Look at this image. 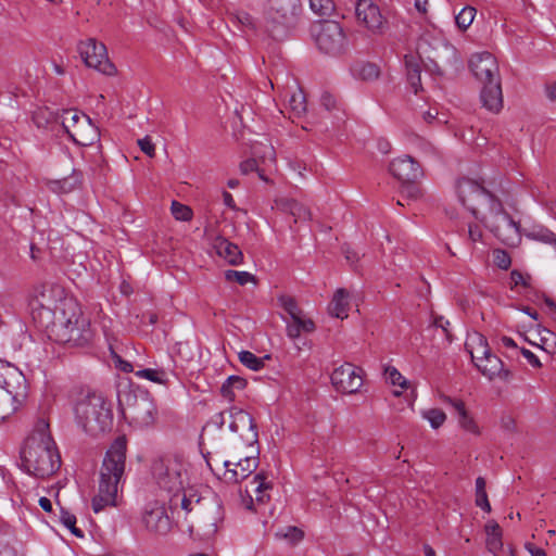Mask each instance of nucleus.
<instances>
[{"label": "nucleus", "instance_id": "nucleus-1", "mask_svg": "<svg viewBox=\"0 0 556 556\" xmlns=\"http://www.w3.org/2000/svg\"><path fill=\"white\" fill-rule=\"evenodd\" d=\"M51 293L55 298L53 306L49 301L40 302L33 308L34 320L59 343H87L90 339L89 325L81 318L77 302L73 298L63 296L60 288L52 289Z\"/></svg>", "mask_w": 556, "mask_h": 556}, {"label": "nucleus", "instance_id": "nucleus-2", "mask_svg": "<svg viewBox=\"0 0 556 556\" xmlns=\"http://www.w3.org/2000/svg\"><path fill=\"white\" fill-rule=\"evenodd\" d=\"M188 467L189 464L182 457H164L153 463L152 475L159 488L168 493L172 514L191 522L192 529L194 523L201 522L203 504L200 497L186 494Z\"/></svg>", "mask_w": 556, "mask_h": 556}, {"label": "nucleus", "instance_id": "nucleus-3", "mask_svg": "<svg viewBox=\"0 0 556 556\" xmlns=\"http://www.w3.org/2000/svg\"><path fill=\"white\" fill-rule=\"evenodd\" d=\"M22 468L36 478L53 476L61 467V455L49 431V424L39 419L21 448Z\"/></svg>", "mask_w": 556, "mask_h": 556}, {"label": "nucleus", "instance_id": "nucleus-4", "mask_svg": "<svg viewBox=\"0 0 556 556\" xmlns=\"http://www.w3.org/2000/svg\"><path fill=\"white\" fill-rule=\"evenodd\" d=\"M126 452L125 437L116 438L106 451L100 469L99 492L92 498L94 513L106 506H116L118 489L124 481Z\"/></svg>", "mask_w": 556, "mask_h": 556}, {"label": "nucleus", "instance_id": "nucleus-5", "mask_svg": "<svg viewBox=\"0 0 556 556\" xmlns=\"http://www.w3.org/2000/svg\"><path fill=\"white\" fill-rule=\"evenodd\" d=\"M74 414L77 425L90 435L106 432L113 424L111 403L97 392L79 397L74 406Z\"/></svg>", "mask_w": 556, "mask_h": 556}, {"label": "nucleus", "instance_id": "nucleus-6", "mask_svg": "<svg viewBox=\"0 0 556 556\" xmlns=\"http://www.w3.org/2000/svg\"><path fill=\"white\" fill-rule=\"evenodd\" d=\"M300 11L299 0H267L264 11L267 33L274 39H281L295 26Z\"/></svg>", "mask_w": 556, "mask_h": 556}, {"label": "nucleus", "instance_id": "nucleus-7", "mask_svg": "<svg viewBox=\"0 0 556 556\" xmlns=\"http://www.w3.org/2000/svg\"><path fill=\"white\" fill-rule=\"evenodd\" d=\"M489 230L504 244L516 247L521 241L519 225L489 192Z\"/></svg>", "mask_w": 556, "mask_h": 556}, {"label": "nucleus", "instance_id": "nucleus-8", "mask_svg": "<svg viewBox=\"0 0 556 556\" xmlns=\"http://www.w3.org/2000/svg\"><path fill=\"white\" fill-rule=\"evenodd\" d=\"M312 36L318 50L327 55L338 56L348 49L345 33L336 21L315 23L311 28Z\"/></svg>", "mask_w": 556, "mask_h": 556}, {"label": "nucleus", "instance_id": "nucleus-9", "mask_svg": "<svg viewBox=\"0 0 556 556\" xmlns=\"http://www.w3.org/2000/svg\"><path fill=\"white\" fill-rule=\"evenodd\" d=\"M70 111H50L49 109H39L33 115V121L37 127H47L49 124H60L68 137L77 144L87 147L91 146L96 140L99 139V131L97 127H92L87 124L88 129L91 130V136L86 137L80 131H71V125L68 124Z\"/></svg>", "mask_w": 556, "mask_h": 556}, {"label": "nucleus", "instance_id": "nucleus-10", "mask_svg": "<svg viewBox=\"0 0 556 556\" xmlns=\"http://www.w3.org/2000/svg\"><path fill=\"white\" fill-rule=\"evenodd\" d=\"M330 379L338 392L355 394L364 383V370L351 363H344L332 371Z\"/></svg>", "mask_w": 556, "mask_h": 556}, {"label": "nucleus", "instance_id": "nucleus-11", "mask_svg": "<svg viewBox=\"0 0 556 556\" xmlns=\"http://www.w3.org/2000/svg\"><path fill=\"white\" fill-rule=\"evenodd\" d=\"M78 50L88 67H92L105 75H113L115 73V66L110 62L103 43L97 42L94 39H88L85 42H80Z\"/></svg>", "mask_w": 556, "mask_h": 556}, {"label": "nucleus", "instance_id": "nucleus-12", "mask_svg": "<svg viewBox=\"0 0 556 556\" xmlns=\"http://www.w3.org/2000/svg\"><path fill=\"white\" fill-rule=\"evenodd\" d=\"M484 181L463 177L456 184L460 203L478 219V207L483 204L486 194Z\"/></svg>", "mask_w": 556, "mask_h": 556}, {"label": "nucleus", "instance_id": "nucleus-13", "mask_svg": "<svg viewBox=\"0 0 556 556\" xmlns=\"http://www.w3.org/2000/svg\"><path fill=\"white\" fill-rule=\"evenodd\" d=\"M228 413L230 417V431L238 433L247 446L254 447V445H257L258 431L253 417L248 412L236 406L230 407Z\"/></svg>", "mask_w": 556, "mask_h": 556}, {"label": "nucleus", "instance_id": "nucleus-14", "mask_svg": "<svg viewBox=\"0 0 556 556\" xmlns=\"http://www.w3.org/2000/svg\"><path fill=\"white\" fill-rule=\"evenodd\" d=\"M389 170L397 180L403 184H408L406 190L409 198L415 199L418 197V189L412 185V182L422 176V170L420 165L413 157L404 155L393 160L390 164Z\"/></svg>", "mask_w": 556, "mask_h": 556}, {"label": "nucleus", "instance_id": "nucleus-15", "mask_svg": "<svg viewBox=\"0 0 556 556\" xmlns=\"http://www.w3.org/2000/svg\"><path fill=\"white\" fill-rule=\"evenodd\" d=\"M514 378L511 369L489 352V390L492 394L497 397L505 396Z\"/></svg>", "mask_w": 556, "mask_h": 556}, {"label": "nucleus", "instance_id": "nucleus-16", "mask_svg": "<svg viewBox=\"0 0 556 556\" xmlns=\"http://www.w3.org/2000/svg\"><path fill=\"white\" fill-rule=\"evenodd\" d=\"M253 454L245 456L244 458H240L238 462L233 463L230 460L224 462V473L223 479L227 483H239L242 480L247 479L251 473H253L260 464L258 460V447L254 445Z\"/></svg>", "mask_w": 556, "mask_h": 556}, {"label": "nucleus", "instance_id": "nucleus-17", "mask_svg": "<svg viewBox=\"0 0 556 556\" xmlns=\"http://www.w3.org/2000/svg\"><path fill=\"white\" fill-rule=\"evenodd\" d=\"M142 523L150 532L166 534L172 528V520L167 515L166 507L159 501H153L144 506Z\"/></svg>", "mask_w": 556, "mask_h": 556}, {"label": "nucleus", "instance_id": "nucleus-18", "mask_svg": "<svg viewBox=\"0 0 556 556\" xmlns=\"http://www.w3.org/2000/svg\"><path fill=\"white\" fill-rule=\"evenodd\" d=\"M358 23L363 24L372 34H382L386 21L379 7L372 0H358L355 7Z\"/></svg>", "mask_w": 556, "mask_h": 556}, {"label": "nucleus", "instance_id": "nucleus-19", "mask_svg": "<svg viewBox=\"0 0 556 556\" xmlns=\"http://www.w3.org/2000/svg\"><path fill=\"white\" fill-rule=\"evenodd\" d=\"M250 486L251 489L247 486L245 495L241 494V497L244 507L249 510H253L254 500L251 493L255 494V501L257 503L264 504L269 500V495L266 493V491L270 490L273 488V484L270 481L267 480V475L261 471L253 477V479L250 482Z\"/></svg>", "mask_w": 556, "mask_h": 556}, {"label": "nucleus", "instance_id": "nucleus-20", "mask_svg": "<svg viewBox=\"0 0 556 556\" xmlns=\"http://www.w3.org/2000/svg\"><path fill=\"white\" fill-rule=\"evenodd\" d=\"M465 348L477 369L482 375H486V340L484 337L478 332L469 334Z\"/></svg>", "mask_w": 556, "mask_h": 556}, {"label": "nucleus", "instance_id": "nucleus-21", "mask_svg": "<svg viewBox=\"0 0 556 556\" xmlns=\"http://www.w3.org/2000/svg\"><path fill=\"white\" fill-rule=\"evenodd\" d=\"M175 361L170 355H166L165 362L155 365L154 368H143L135 372L136 377L146 379L159 384H167L169 376L174 374Z\"/></svg>", "mask_w": 556, "mask_h": 556}, {"label": "nucleus", "instance_id": "nucleus-22", "mask_svg": "<svg viewBox=\"0 0 556 556\" xmlns=\"http://www.w3.org/2000/svg\"><path fill=\"white\" fill-rule=\"evenodd\" d=\"M130 409L132 418L141 426L152 425L155 420L156 407L148 393L137 396Z\"/></svg>", "mask_w": 556, "mask_h": 556}, {"label": "nucleus", "instance_id": "nucleus-23", "mask_svg": "<svg viewBox=\"0 0 556 556\" xmlns=\"http://www.w3.org/2000/svg\"><path fill=\"white\" fill-rule=\"evenodd\" d=\"M468 68L475 78L481 81L480 101L482 106H486V64L485 52L472 53L468 60Z\"/></svg>", "mask_w": 556, "mask_h": 556}, {"label": "nucleus", "instance_id": "nucleus-24", "mask_svg": "<svg viewBox=\"0 0 556 556\" xmlns=\"http://www.w3.org/2000/svg\"><path fill=\"white\" fill-rule=\"evenodd\" d=\"M12 380H24L22 372L10 364L0 362V387L11 396L13 401H18V397H23L24 394L14 390Z\"/></svg>", "mask_w": 556, "mask_h": 556}, {"label": "nucleus", "instance_id": "nucleus-25", "mask_svg": "<svg viewBox=\"0 0 556 556\" xmlns=\"http://www.w3.org/2000/svg\"><path fill=\"white\" fill-rule=\"evenodd\" d=\"M216 253L228 264L237 266L242 264L243 254L239 247L224 237H217L213 244Z\"/></svg>", "mask_w": 556, "mask_h": 556}, {"label": "nucleus", "instance_id": "nucleus-26", "mask_svg": "<svg viewBox=\"0 0 556 556\" xmlns=\"http://www.w3.org/2000/svg\"><path fill=\"white\" fill-rule=\"evenodd\" d=\"M504 108L502 83L498 75L489 68V112L498 114Z\"/></svg>", "mask_w": 556, "mask_h": 556}, {"label": "nucleus", "instance_id": "nucleus-27", "mask_svg": "<svg viewBox=\"0 0 556 556\" xmlns=\"http://www.w3.org/2000/svg\"><path fill=\"white\" fill-rule=\"evenodd\" d=\"M287 323V334L290 339H296L301 333H309L315 330V324L311 318L304 315L294 316Z\"/></svg>", "mask_w": 556, "mask_h": 556}, {"label": "nucleus", "instance_id": "nucleus-28", "mask_svg": "<svg viewBox=\"0 0 556 556\" xmlns=\"http://www.w3.org/2000/svg\"><path fill=\"white\" fill-rule=\"evenodd\" d=\"M349 293L345 289L341 288L336 291L329 304V312L337 318L348 317L349 309Z\"/></svg>", "mask_w": 556, "mask_h": 556}, {"label": "nucleus", "instance_id": "nucleus-29", "mask_svg": "<svg viewBox=\"0 0 556 556\" xmlns=\"http://www.w3.org/2000/svg\"><path fill=\"white\" fill-rule=\"evenodd\" d=\"M442 400L444 403L451 405L455 409V412L458 415L459 424L464 429H466L470 432L477 431V426L473 422V420L468 416V413L465 408V404L463 401L457 400V399H452L451 396H445V395L442 396Z\"/></svg>", "mask_w": 556, "mask_h": 556}, {"label": "nucleus", "instance_id": "nucleus-30", "mask_svg": "<svg viewBox=\"0 0 556 556\" xmlns=\"http://www.w3.org/2000/svg\"><path fill=\"white\" fill-rule=\"evenodd\" d=\"M405 66L407 72V80L414 92L417 93L421 89V70L419 63L414 55H405Z\"/></svg>", "mask_w": 556, "mask_h": 556}, {"label": "nucleus", "instance_id": "nucleus-31", "mask_svg": "<svg viewBox=\"0 0 556 556\" xmlns=\"http://www.w3.org/2000/svg\"><path fill=\"white\" fill-rule=\"evenodd\" d=\"M71 114H68V124L71 125V131H80L84 136H91V130L88 129L87 124H91V119L89 116L85 114H79L77 111L68 110Z\"/></svg>", "mask_w": 556, "mask_h": 556}, {"label": "nucleus", "instance_id": "nucleus-32", "mask_svg": "<svg viewBox=\"0 0 556 556\" xmlns=\"http://www.w3.org/2000/svg\"><path fill=\"white\" fill-rule=\"evenodd\" d=\"M245 386H247L245 379H243L239 376H229L226 379V381L223 383V386L220 388V393L225 399H227L229 401H233L235 400L233 390L235 389L242 390L245 388Z\"/></svg>", "mask_w": 556, "mask_h": 556}, {"label": "nucleus", "instance_id": "nucleus-33", "mask_svg": "<svg viewBox=\"0 0 556 556\" xmlns=\"http://www.w3.org/2000/svg\"><path fill=\"white\" fill-rule=\"evenodd\" d=\"M283 207L294 217L295 223L298 220H307L311 217L309 210L295 200H287Z\"/></svg>", "mask_w": 556, "mask_h": 556}, {"label": "nucleus", "instance_id": "nucleus-34", "mask_svg": "<svg viewBox=\"0 0 556 556\" xmlns=\"http://www.w3.org/2000/svg\"><path fill=\"white\" fill-rule=\"evenodd\" d=\"M289 108L295 117L306 112V98L302 89H298L290 96Z\"/></svg>", "mask_w": 556, "mask_h": 556}, {"label": "nucleus", "instance_id": "nucleus-35", "mask_svg": "<svg viewBox=\"0 0 556 556\" xmlns=\"http://www.w3.org/2000/svg\"><path fill=\"white\" fill-rule=\"evenodd\" d=\"M265 358H269V356L266 355L264 358L257 357L254 353L250 351H241L239 353V361L241 362V364H243L247 368L254 371H257L264 367Z\"/></svg>", "mask_w": 556, "mask_h": 556}, {"label": "nucleus", "instance_id": "nucleus-36", "mask_svg": "<svg viewBox=\"0 0 556 556\" xmlns=\"http://www.w3.org/2000/svg\"><path fill=\"white\" fill-rule=\"evenodd\" d=\"M477 10L473 7L467 5L463 8L458 14L455 15L456 26L460 30H466L473 22Z\"/></svg>", "mask_w": 556, "mask_h": 556}, {"label": "nucleus", "instance_id": "nucleus-37", "mask_svg": "<svg viewBox=\"0 0 556 556\" xmlns=\"http://www.w3.org/2000/svg\"><path fill=\"white\" fill-rule=\"evenodd\" d=\"M309 8L321 17H330L336 9L333 0H309Z\"/></svg>", "mask_w": 556, "mask_h": 556}, {"label": "nucleus", "instance_id": "nucleus-38", "mask_svg": "<svg viewBox=\"0 0 556 556\" xmlns=\"http://www.w3.org/2000/svg\"><path fill=\"white\" fill-rule=\"evenodd\" d=\"M303 531L296 527H285L276 532L278 539L285 540L289 544H296L303 539Z\"/></svg>", "mask_w": 556, "mask_h": 556}, {"label": "nucleus", "instance_id": "nucleus-39", "mask_svg": "<svg viewBox=\"0 0 556 556\" xmlns=\"http://www.w3.org/2000/svg\"><path fill=\"white\" fill-rule=\"evenodd\" d=\"M501 536L502 531L500 526L489 520V553L496 554L498 547H502Z\"/></svg>", "mask_w": 556, "mask_h": 556}, {"label": "nucleus", "instance_id": "nucleus-40", "mask_svg": "<svg viewBox=\"0 0 556 556\" xmlns=\"http://www.w3.org/2000/svg\"><path fill=\"white\" fill-rule=\"evenodd\" d=\"M60 521L61 523L67 528L75 536L83 538L84 532L76 527V516L72 513L65 510L64 508L60 509Z\"/></svg>", "mask_w": 556, "mask_h": 556}, {"label": "nucleus", "instance_id": "nucleus-41", "mask_svg": "<svg viewBox=\"0 0 556 556\" xmlns=\"http://www.w3.org/2000/svg\"><path fill=\"white\" fill-rule=\"evenodd\" d=\"M421 416L429 421L430 426L433 429L440 428L444 421L446 420V415L442 409L439 408H430L424 410Z\"/></svg>", "mask_w": 556, "mask_h": 556}, {"label": "nucleus", "instance_id": "nucleus-42", "mask_svg": "<svg viewBox=\"0 0 556 556\" xmlns=\"http://www.w3.org/2000/svg\"><path fill=\"white\" fill-rule=\"evenodd\" d=\"M492 260L494 266L502 270H508L511 265L510 254L503 249H494L492 251Z\"/></svg>", "mask_w": 556, "mask_h": 556}, {"label": "nucleus", "instance_id": "nucleus-43", "mask_svg": "<svg viewBox=\"0 0 556 556\" xmlns=\"http://www.w3.org/2000/svg\"><path fill=\"white\" fill-rule=\"evenodd\" d=\"M386 380L393 386H399L402 389H407L409 382L402 376V374L393 366H388L384 369Z\"/></svg>", "mask_w": 556, "mask_h": 556}, {"label": "nucleus", "instance_id": "nucleus-44", "mask_svg": "<svg viewBox=\"0 0 556 556\" xmlns=\"http://www.w3.org/2000/svg\"><path fill=\"white\" fill-rule=\"evenodd\" d=\"M170 211H172V214L175 217V219L181 220V222L190 220L193 215L192 210L189 206H187L178 201L172 202Z\"/></svg>", "mask_w": 556, "mask_h": 556}, {"label": "nucleus", "instance_id": "nucleus-45", "mask_svg": "<svg viewBox=\"0 0 556 556\" xmlns=\"http://www.w3.org/2000/svg\"><path fill=\"white\" fill-rule=\"evenodd\" d=\"M225 278L227 281H236L240 286L254 281V276L248 271H238L228 269L225 271Z\"/></svg>", "mask_w": 556, "mask_h": 556}, {"label": "nucleus", "instance_id": "nucleus-46", "mask_svg": "<svg viewBox=\"0 0 556 556\" xmlns=\"http://www.w3.org/2000/svg\"><path fill=\"white\" fill-rule=\"evenodd\" d=\"M476 504L482 510L486 511V490L483 477H478L476 480Z\"/></svg>", "mask_w": 556, "mask_h": 556}, {"label": "nucleus", "instance_id": "nucleus-47", "mask_svg": "<svg viewBox=\"0 0 556 556\" xmlns=\"http://www.w3.org/2000/svg\"><path fill=\"white\" fill-rule=\"evenodd\" d=\"M279 301L286 313H288V315L290 316V318L303 315L302 311L299 308L293 298L285 295L281 296Z\"/></svg>", "mask_w": 556, "mask_h": 556}, {"label": "nucleus", "instance_id": "nucleus-48", "mask_svg": "<svg viewBox=\"0 0 556 556\" xmlns=\"http://www.w3.org/2000/svg\"><path fill=\"white\" fill-rule=\"evenodd\" d=\"M240 172L243 175H248L252 172H257L258 177L265 181H267V178L264 176L263 172L260 170L257 166V162L255 159H248L240 163Z\"/></svg>", "mask_w": 556, "mask_h": 556}, {"label": "nucleus", "instance_id": "nucleus-49", "mask_svg": "<svg viewBox=\"0 0 556 556\" xmlns=\"http://www.w3.org/2000/svg\"><path fill=\"white\" fill-rule=\"evenodd\" d=\"M236 20L238 21V23L243 27V28H249V29H255V21L253 18V16L251 14H249L248 12H238L236 14Z\"/></svg>", "mask_w": 556, "mask_h": 556}, {"label": "nucleus", "instance_id": "nucleus-50", "mask_svg": "<svg viewBox=\"0 0 556 556\" xmlns=\"http://www.w3.org/2000/svg\"><path fill=\"white\" fill-rule=\"evenodd\" d=\"M138 146L140 147L141 151L143 153H146L148 156H150V157L154 156L155 146L149 136H146L144 138L139 139Z\"/></svg>", "mask_w": 556, "mask_h": 556}, {"label": "nucleus", "instance_id": "nucleus-51", "mask_svg": "<svg viewBox=\"0 0 556 556\" xmlns=\"http://www.w3.org/2000/svg\"><path fill=\"white\" fill-rule=\"evenodd\" d=\"M379 75V70L375 64H365L362 66L361 76L363 79L369 80L377 78Z\"/></svg>", "mask_w": 556, "mask_h": 556}, {"label": "nucleus", "instance_id": "nucleus-52", "mask_svg": "<svg viewBox=\"0 0 556 556\" xmlns=\"http://www.w3.org/2000/svg\"><path fill=\"white\" fill-rule=\"evenodd\" d=\"M468 231L472 242H481L483 244V227L481 225L470 224Z\"/></svg>", "mask_w": 556, "mask_h": 556}, {"label": "nucleus", "instance_id": "nucleus-53", "mask_svg": "<svg viewBox=\"0 0 556 556\" xmlns=\"http://www.w3.org/2000/svg\"><path fill=\"white\" fill-rule=\"evenodd\" d=\"M518 286H528L527 278L525 275L519 270H513L510 273V288H515Z\"/></svg>", "mask_w": 556, "mask_h": 556}, {"label": "nucleus", "instance_id": "nucleus-54", "mask_svg": "<svg viewBox=\"0 0 556 556\" xmlns=\"http://www.w3.org/2000/svg\"><path fill=\"white\" fill-rule=\"evenodd\" d=\"M433 325L438 328H441L444 331L446 339L452 341V334L448 330L450 321L447 319H445L443 316H435Z\"/></svg>", "mask_w": 556, "mask_h": 556}, {"label": "nucleus", "instance_id": "nucleus-55", "mask_svg": "<svg viewBox=\"0 0 556 556\" xmlns=\"http://www.w3.org/2000/svg\"><path fill=\"white\" fill-rule=\"evenodd\" d=\"M320 103L327 111H331L336 108V99L329 92H324L321 94Z\"/></svg>", "mask_w": 556, "mask_h": 556}, {"label": "nucleus", "instance_id": "nucleus-56", "mask_svg": "<svg viewBox=\"0 0 556 556\" xmlns=\"http://www.w3.org/2000/svg\"><path fill=\"white\" fill-rule=\"evenodd\" d=\"M521 353L531 366H533L535 368H540L542 366L539 357L534 353H532L530 350L522 349Z\"/></svg>", "mask_w": 556, "mask_h": 556}, {"label": "nucleus", "instance_id": "nucleus-57", "mask_svg": "<svg viewBox=\"0 0 556 556\" xmlns=\"http://www.w3.org/2000/svg\"><path fill=\"white\" fill-rule=\"evenodd\" d=\"M501 425L505 430L511 431L515 427V419L510 415L503 416Z\"/></svg>", "mask_w": 556, "mask_h": 556}, {"label": "nucleus", "instance_id": "nucleus-58", "mask_svg": "<svg viewBox=\"0 0 556 556\" xmlns=\"http://www.w3.org/2000/svg\"><path fill=\"white\" fill-rule=\"evenodd\" d=\"M212 422L218 428V429H222L225 425V413L224 412H220V413H217L215 414L213 417H212Z\"/></svg>", "mask_w": 556, "mask_h": 556}, {"label": "nucleus", "instance_id": "nucleus-59", "mask_svg": "<svg viewBox=\"0 0 556 556\" xmlns=\"http://www.w3.org/2000/svg\"><path fill=\"white\" fill-rule=\"evenodd\" d=\"M223 200H224V204L227 207H229L231 210L236 208V203H235L233 197L229 192H227V191L223 192Z\"/></svg>", "mask_w": 556, "mask_h": 556}, {"label": "nucleus", "instance_id": "nucleus-60", "mask_svg": "<svg viewBox=\"0 0 556 556\" xmlns=\"http://www.w3.org/2000/svg\"><path fill=\"white\" fill-rule=\"evenodd\" d=\"M546 96L551 101L556 102V83L546 86Z\"/></svg>", "mask_w": 556, "mask_h": 556}, {"label": "nucleus", "instance_id": "nucleus-61", "mask_svg": "<svg viewBox=\"0 0 556 556\" xmlns=\"http://www.w3.org/2000/svg\"><path fill=\"white\" fill-rule=\"evenodd\" d=\"M39 506L47 513L52 511V503L48 497H40L39 498Z\"/></svg>", "mask_w": 556, "mask_h": 556}, {"label": "nucleus", "instance_id": "nucleus-62", "mask_svg": "<svg viewBox=\"0 0 556 556\" xmlns=\"http://www.w3.org/2000/svg\"><path fill=\"white\" fill-rule=\"evenodd\" d=\"M378 150L381 152V153H389L390 150H391V144L388 140H384V139H380L378 140Z\"/></svg>", "mask_w": 556, "mask_h": 556}, {"label": "nucleus", "instance_id": "nucleus-63", "mask_svg": "<svg viewBox=\"0 0 556 556\" xmlns=\"http://www.w3.org/2000/svg\"><path fill=\"white\" fill-rule=\"evenodd\" d=\"M427 5H428V0H415V8L421 14L427 13Z\"/></svg>", "mask_w": 556, "mask_h": 556}, {"label": "nucleus", "instance_id": "nucleus-64", "mask_svg": "<svg viewBox=\"0 0 556 556\" xmlns=\"http://www.w3.org/2000/svg\"><path fill=\"white\" fill-rule=\"evenodd\" d=\"M480 136L477 138L466 139L467 141H471L476 147H482L486 143V138L481 134V129L479 130Z\"/></svg>", "mask_w": 556, "mask_h": 556}]
</instances>
